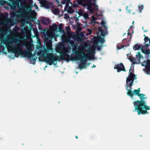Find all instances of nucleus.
<instances>
[{"mask_svg":"<svg viewBox=\"0 0 150 150\" xmlns=\"http://www.w3.org/2000/svg\"><path fill=\"white\" fill-rule=\"evenodd\" d=\"M142 45L139 44H136L133 46V48L134 50H137L139 49L141 50Z\"/></svg>","mask_w":150,"mask_h":150,"instance_id":"9b49d317","label":"nucleus"},{"mask_svg":"<svg viewBox=\"0 0 150 150\" xmlns=\"http://www.w3.org/2000/svg\"><path fill=\"white\" fill-rule=\"evenodd\" d=\"M149 45L146 44L144 46H142L141 48V51L142 53L145 54H150V50L148 48Z\"/></svg>","mask_w":150,"mask_h":150,"instance_id":"39448f33","label":"nucleus"},{"mask_svg":"<svg viewBox=\"0 0 150 150\" xmlns=\"http://www.w3.org/2000/svg\"><path fill=\"white\" fill-rule=\"evenodd\" d=\"M65 1H67V2H69L70 0H64Z\"/></svg>","mask_w":150,"mask_h":150,"instance_id":"5701e85b","label":"nucleus"},{"mask_svg":"<svg viewBox=\"0 0 150 150\" xmlns=\"http://www.w3.org/2000/svg\"><path fill=\"white\" fill-rule=\"evenodd\" d=\"M47 62H48L50 65L52 64L53 61H52V58L51 57H50L48 59H47Z\"/></svg>","mask_w":150,"mask_h":150,"instance_id":"ddd939ff","label":"nucleus"},{"mask_svg":"<svg viewBox=\"0 0 150 150\" xmlns=\"http://www.w3.org/2000/svg\"><path fill=\"white\" fill-rule=\"evenodd\" d=\"M89 31L90 32V33H91V31H91L89 29Z\"/></svg>","mask_w":150,"mask_h":150,"instance_id":"a878e982","label":"nucleus"},{"mask_svg":"<svg viewBox=\"0 0 150 150\" xmlns=\"http://www.w3.org/2000/svg\"><path fill=\"white\" fill-rule=\"evenodd\" d=\"M47 47L48 49H49L50 50L51 49V44L50 43V44H49V45H47Z\"/></svg>","mask_w":150,"mask_h":150,"instance_id":"6ab92c4d","label":"nucleus"},{"mask_svg":"<svg viewBox=\"0 0 150 150\" xmlns=\"http://www.w3.org/2000/svg\"><path fill=\"white\" fill-rule=\"evenodd\" d=\"M134 105L135 107V110H138V114L140 113L144 114L147 113L146 110H149V107L146 106L144 101H137L134 102Z\"/></svg>","mask_w":150,"mask_h":150,"instance_id":"7ed1b4c3","label":"nucleus"},{"mask_svg":"<svg viewBox=\"0 0 150 150\" xmlns=\"http://www.w3.org/2000/svg\"><path fill=\"white\" fill-rule=\"evenodd\" d=\"M38 8V6H36V8Z\"/></svg>","mask_w":150,"mask_h":150,"instance_id":"c756f323","label":"nucleus"},{"mask_svg":"<svg viewBox=\"0 0 150 150\" xmlns=\"http://www.w3.org/2000/svg\"><path fill=\"white\" fill-rule=\"evenodd\" d=\"M42 22L44 24H47L49 23V21L48 19L46 18H43L42 20Z\"/></svg>","mask_w":150,"mask_h":150,"instance_id":"f8f14e48","label":"nucleus"},{"mask_svg":"<svg viewBox=\"0 0 150 150\" xmlns=\"http://www.w3.org/2000/svg\"><path fill=\"white\" fill-rule=\"evenodd\" d=\"M53 13L57 15L59 14V11L56 8H55L54 9Z\"/></svg>","mask_w":150,"mask_h":150,"instance_id":"2eb2a0df","label":"nucleus"},{"mask_svg":"<svg viewBox=\"0 0 150 150\" xmlns=\"http://www.w3.org/2000/svg\"><path fill=\"white\" fill-rule=\"evenodd\" d=\"M83 16L85 18H87L88 16V14L86 13H84L83 14Z\"/></svg>","mask_w":150,"mask_h":150,"instance_id":"f3484780","label":"nucleus"},{"mask_svg":"<svg viewBox=\"0 0 150 150\" xmlns=\"http://www.w3.org/2000/svg\"><path fill=\"white\" fill-rule=\"evenodd\" d=\"M57 3H58L59 2V1H57Z\"/></svg>","mask_w":150,"mask_h":150,"instance_id":"bb28decb","label":"nucleus"},{"mask_svg":"<svg viewBox=\"0 0 150 150\" xmlns=\"http://www.w3.org/2000/svg\"><path fill=\"white\" fill-rule=\"evenodd\" d=\"M50 37L53 38L55 37V35L53 33H52L50 34Z\"/></svg>","mask_w":150,"mask_h":150,"instance_id":"a211bd4d","label":"nucleus"},{"mask_svg":"<svg viewBox=\"0 0 150 150\" xmlns=\"http://www.w3.org/2000/svg\"><path fill=\"white\" fill-rule=\"evenodd\" d=\"M86 48V47L84 45H81L78 47L75 52L77 57L75 59H79L81 62L83 60V62L86 63V59H91L92 56L93 51H88Z\"/></svg>","mask_w":150,"mask_h":150,"instance_id":"f257e3e1","label":"nucleus"},{"mask_svg":"<svg viewBox=\"0 0 150 150\" xmlns=\"http://www.w3.org/2000/svg\"><path fill=\"white\" fill-rule=\"evenodd\" d=\"M136 56L139 62H141L142 61V60L143 59V58L142 55L141 54L140 52L137 53Z\"/></svg>","mask_w":150,"mask_h":150,"instance_id":"6e6552de","label":"nucleus"},{"mask_svg":"<svg viewBox=\"0 0 150 150\" xmlns=\"http://www.w3.org/2000/svg\"><path fill=\"white\" fill-rule=\"evenodd\" d=\"M62 4H64V3H63V2H62Z\"/></svg>","mask_w":150,"mask_h":150,"instance_id":"7c9ffc66","label":"nucleus"},{"mask_svg":"<svg viewBox=\"0 0 150 150\" xmlns=\"http://www.w3.org/2000/svg\"><path fill=\"white\" fill-rule=\"evenodd\" d=\"M136 77L132 73H130L129 75L128 76L126 80V86H127V89L128 91L127 94L131 96H132L134 94L135 95H138L139 94L140 90H135L133 92L132 91L129 90L128 89L129 87L131 86L133 82L134 79H136Z\"/></svg>","mask_w":150,"mask_h":150,"instance_id":"f03ea898","label":"nucleus"},{"mask_svg":"<svg viewBox=\"0 0 150 150\" xmlns=\"http://www.w3.org/2000/svg\"><path fill=\"white\" fill-rule=\"evenodd\" d=\"M42 4L44 7L46 8H49L51 5V3H49L48 1H43Z\"/></svg>","mask_w":150,"mask_h":150,"instance_id":"0eeeda50","label":"nucleus"},{"mask_svg":"<svg viewBox=\"0 0 150 150\" xmlns=\"http://www.w3.org/2000/svg\"><path fill=\"white\" fill-rule=\"evenodd\" d=\"M116 68L115 67L114 68V69H115Z\"/></svg>","mask_w":150,"mask_h":150,"instance_id":"473e14b6","label":"nucleus"},{"mask_svg":"<svg viewBox=\"0 0 150 150\" xmlns=\"http://www.w3.org/2000/svg\"><path fill=\"white\" fill-rule=\"evenodd\" d=\"M60 53L62 52V51H60L59 52Z\"/></svg>","mask_w":150,"mask_h":150,"instance_id":"c85d7f7f","label":"nucleus"},{"mask_svg":"<svg viewBox=\"0 0 150 150\" xmlns=\"http://www.w3.org/2000/svg\"><path fill=\"white\" fill-rule=\"evenodd\" d=\"M139 11H140V12H141V11L143 9L144 6L143 5H141L138 6Z\"/></svg>","mask_w":150,"mask_h":150,"instance_id":"dca6fc26","label":"nucleus"},{"mask_svg":"<svg viewBox=\"0 0 150 150\" xmlns=\"http://www.w3.org/2000/svg\"><path fill=\"white\" fill-rule=\"evenodd\" d=\"M104 40L103 39H102V42H104Z\"/></svg>","mask_w":150,"mask_h":150,"instance_id":"b1692460","label":"nucleus"},{"mask_svg":"<svg viewBox=\"0 0 150 150\" xmlns=\"http://www.w3.org/2000/svg\"><path fill=\"white\" fill-rule=\"evenodd\" d=\"M76 138H77V139L78 138V137H77V136H76Z\"/></svg>","mask_w":150,"mask_h":150,"instance_id":"cd10ccee","label":"nucleus"},{"mask_svg":"<svg viewBox=\"0 0 150 150\" xmlns=\"http://www.w3.org/2000/svg\"><path fill=\"white\" fill-rule=\"evenodd\" d=\"M92 18L93 20H96V18L94 16H92Z\"/></svg>","mask_w":150,"mask_h":150,"instance_id":"412c9836","label":"nucleus"},{"mask_svg":"<svg viewBox=\"0 0 150 150\" xmlns=\"http://www.w3.org/2000/svg\"><path fill=\"white\" fill-rule=\"evenodd\" d=\"M65 10L67 11L69 13H72L74 12L73 9L71 7L68 8L67 4L66 5L65 8Z\"/></svg>","mask_w":150,"mask_h":150,"instance_id":"9d476101","label":"nucleus"},{"mask_svg":"<svg viewBox=\"0 0 150 150\" xmlns=\"http://www.w3.org/2000/svg\"><path fill=\"white\" fill-rule=\"evenodd\" d=\"M84 67H82V66H81V65H80V66H79V68H80L81 69H82V68H84Z\"/></svg>","mask_w":150,"mask_h":150,"instance_id":"4be33fe9","label":"nucleus"},{"mask_svg":"<svg viewBox=\"0 0 150 150\" xmlns=\"http://www.w3.org/2000/svg\"><path fill=\"white\" fill-rule=\"evenodd\" d=\"M82 5L87 6V9L91 12H92L94 10H98V7L97 6H93L89 4L87 2V0H81V2L80 3Z\"/></svg>","mask_w":150,"mask_h":150,"instance_id":"20e7f679","label":"nucleus"},{"mask_svg":"<svg viewBox=\"0 0 150 150\" xmlns=\"http://www.w3.org/2000/svg\"><path fill=\"white\" fill-rule=\"evenodd\" d=\"M57 35H56L55 36H57Z\"/></svg>","mask_w":150,"mask_h":150,"instance_id":"2f4dec72","label":"nucleus"},{"mask_svg":"<svg viewBox=\"0 0 150 150\" xmlns=\"http://www.w3.org/2000/svg\"><path fill=\"white\" fill-rule=\"evenodd\" d=\"M144 95L142 94H139L138 95V96H139L140 97V98L141 100L144 99H145L146 98V97H144Z\"/></svg>","mask_w":150,"mask_h":150,"instance_id":"4468645a","label":"nucleus"},{"mask_svg":"<svg viewBox=\"0 0 150 150\" xmlns=\"http://www.w3.org/2000/svg\"><path fill=\"white\" fill-rule=\"evenodd\" d=\"M145 41L146 42V41H147L148 40V38L147 37H146L145 38Z\"/></svg>","mask_w":150,"mask_h":150,"instance_id":"aec40b11","label":"nucleus"},{"mask_svg":"<svg viewBox=\"0 0 150 150\" xmlns=\"http://www.w3.org/2000/svg\"><path fill=\"white\" fill-rule=\"evenodd\" d=\"M144 64L145 65L146 73L150 75V60L144 61Z\"/></svg>","mask_w":150,"mask_h":150,"instance_id":"423d86ee","label":"nucleus"},{"mask_svg":"<svg viewBox=\"0 0 150 150\" xmlns=\"http://www.w3.org/2000/svg\"><path fill=\"white\" fill-rule=\"evenodd\" d=\"M123 65L122 64H118L116 67V68L118 69L117 72L119 71V70L125 71Z\"/></svg>","mask_w":150,"mask_h":150,"instance_id":"1a4fd4ad","label":"nucleus"},{"mask_svg":"<svg viewBox=\"0 0 150 150\" xmlns=\"http://www.w3.org/2000/svg\"><path fill=\"white\" fill-rule=\"evenodd\" d=\"M23 2L25 4V0H23Z\"/></svg>","mask_w":150,"mask_h":150,"instance_id":"393cba45","label":"nucleus"}]
</instances>
